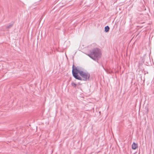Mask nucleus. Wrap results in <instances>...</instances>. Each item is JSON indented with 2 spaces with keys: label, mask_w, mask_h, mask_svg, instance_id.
<instances>
[{
  "label": "nucleus",
  "mask_w": 154,
  "mask_h": 154,
  "mask_svg": "<svg viewBox=\"0 0 154 154\" xmlns=\"http://www.w3.org/2000/svg\"><path fill=\"white\" fill-rule=\"evenodd\" d=\"M109 27L108 26H105V27L104 31L106 32H108L109 30Z\"/></svg>",
  "instance_id": "nucleus-4"
},
{
  "label": "nucleus",
  "mask_w": 154,
  "mask_h": 154,
  "mask_svg": "<svg viewBox=\"0 0 154 154\" xmlns=\"http://www.w3.org/2000/svg\"><path fill=\"white\" fill-rule=\"evenodd\" d=\"M138 147V145L137 143L134 142L132 145V148L133 149H135Z\"/></svg>",
  "instance_id": "nucleus-3"
},
{
  "label": "nucleus",
  "mask_w": 154,
  "mask_h": 154,
  "mask_svg": "<svg viewBox=\"0 0 154 154\" xmlns=\"http://www.w3.org/2000/svg\"><path fill=\"white\" fill-rule=\"evenodd\" d=\"M72 74L76 79L85 81L89 80L90 75L88 72H85L77 69L73 64L72 67Z\"/></svg>",
  "instance_id": "nucleus-1"
},
{
  "label": "nucleus",
  "mask_w": 154,
  "mask_h": 154,
  "mask_svg": "<svg viewBox=\"0 0 154 154\" xmlns=\"http://www.w3.org/2000/svg\"><path fill=\"white\" fill-rule=\"evenodd\" d=\"M71 85L72 86H73L75 88L76 87V84L73 82H72V83Z\"/></svg>",
  "instance_id": "nucleus-6"
},
{
  "label": "nucleus",
  "mask_w": 154,
  "mask_h": 154,
  "mask_svg": "<svg viewBox=\"0 0 154 154\" xmlns=\"http://www.w3.org/2000/svg\"><path fill=\"white\" fill-rule=\"evenodd\" d=\"M88 56L94 60L97 59L100 57V52L99 49L96 48L91 51L88 54Z\"/></svg>",
  "instance_id": "nucleus-2"
},
{
  "label": "nucleus",
  "mask_w": 154,
  "mask_h": 154,
  "mask_svg": "<svg viewBox=\"0 0 154 154\" xmlns=\"http://www.w3.org/2000/svg\"><path fill=\"white\" fill-rule=\"evenodd\" d=\"M13 23H11L9 25L7 26L6 27V28L9 29L11 28L13 25Z\"/></svg>",
  "instance_id": "nucleus-5"
}]
</instances>
